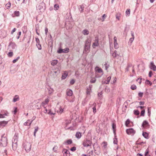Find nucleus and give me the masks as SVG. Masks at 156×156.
<instances>
[{"label": "nucleus", "mask_w": 156, "mask_h": 156, "mask_svg": "<svg viewBox=\"0 0 156 156\" xmlns=\"http://www.w3.org/2000/svg\"><path fill=\"white\" fill-rule=\"evenodd\" d=\"M4 134L2 136L1 139L0 141L1 145L3 147L6 146L7 144V139L4 136Z\"/></svg>", "instance_id": "obj_2"}, {"label": "nucleus", "mask_w": 156, "mask_h": 156, "mask_svg": "<svg viewBox=\"0 0 156 156\" xmlns=\"http://www.w3.org/2000/svg\"><path fill=\"white\" fill-rule=\"evenodd\" d=\"M104 66H105V69L107 70L108 68L109 65H107L106 62H105V64H104Z\"/></svg>", "instance_id": "obj_53"}, {"label": "nucleus", "mask_w": 156, "mask_h": 156, "mask_svg": "<svg viewBox=\"0 0 156 156\" xmlns=\"http://www.w3.org/2000/svg\"><path fill=\"white\" fill-rule=\"evenodd\" d=\"M111 76H109L107 78V80H107V84L109 83L110 81L111 80Z\"/></svg>", "instance_id": "obj_46"}, {"label": "nucleus", "mask_w": 156, "mask_h": 156, "mask_svg": "<svg viewBox=\"0 0 156 156\" xmlns=\"http://www.w3.org/2000/svg\"><path fill=\"white\" fill-rule=\"evenodd\" d=\"M75 81L73 79H72L71 80L70 82V83L72 85L73 84L75 83Z\"/></svg>", "instance_id": "obj_63"}, {"label": "nucleus", "mask_w": 156, "mask_h": 156, "mask_svg": "<svg viewBox=\"0 0 156 156\" xmlns=\"http://www.w3.org/2000/svg\"><path fill=\"white\" fill-rule=\"evenodd\" d=\"M30 122V120H27L26 122H24V125L25 126H27L29 125V124Z\"/></svg>", "instance_id": "obj_40"}, {"label": "nucleus", "mask_w": 156, "mask_h": 156, "mask_svg": "<svg viewBox=\"0 0 156 156\" xmlns=\"http://www.w3.org/2000/svg\"><path fill=\"white\" fill-rule=\"evenodd\" d=\"M84 8V5L82 4L80 6V8H79V10L81 12H83V9Z\"/></svg>", "instance_id": "obj_26"}, {"label": "nucleus", "mask_w": 156, "mask_h": 156, "mask_svg": "<svg viewBox=\"0 0 156 156\" xmlns=\"http://www.w3.org/2000/svg\"><path fill=\"white\" fill-rule=\"evenodd\" d=\"M131 34L132 36V37L130 38L129 41V44L130 43V45L132 43L133 41L134 38V33L133 31H131Z\"/></svg>", "instance_id": "obj_7"}, {"label": "nucleus", "mask_w": 156, "mask_h": 156, "mask_svg": "<svg viewBox=\"0 0 156 156\" xmlns=\"http://www.w3.org/2000/svg\"><path fill=\"white\" fill-rule=\"evenodd\" d=\"M11 3L9 2L8 3L6 4L5 5V7L6 8V9H9Z\"/></svg>", "instance_id": "obj_31"}, {"label": "nucleus", "mask_w": 156, "mask_h": 156, "mask_svg": "<svg viewBox=\"0 0 156 156\" xmlns=\"http://www.w3.org/2000/svg\"><path fill=\"white\" fill-rule=\"evenodd\" d=\"M130 122V121L129 119H127L125 122V125L126 126H128Z\"/></svg>", "instance_id": "obj_42"}, {"label": "nucleus", "mask_w": 156, "mask_h": 156, "mask_svg": "<svg viewBox=\"0 0 156 156\" xmlns=\"http://www.w3.org/2000/svg\"><path fill=\"white\" fill-rule=\"evenodd\" d=\"M83 33L84 35H87L89 34V32L87 30L85 29L83 31Z\"/></svg>", "instance_id": "obj_28"}, {"label": "nucleus", "mask_w": 156, "mask_h": 156, "mask_svg": "<svg viewBox=\"0 0 156 156\" xmlns=\"http://www.w3.org/2000/svg\"><path fill=\"white\" fill-rule=\"evenodd\" d=\"M142 126L144 128H146L149 126V124L146 121H144L142 124Z\"/></svg>", "instance_id": "obj_15"}, {"label": "nucleus", "mask_w": 156, "mask_h": 156, "mask_svg": "<svg viewBox=\"0 0 156 156\" xmlns=\"http://www.w3.org/2000/svg\"><path fill=\"white\" fill-rule=\"evenodd\" d=\"M150 68L154 71H156V66L154 64V62H151Z\"/></svg>", "instance_id": "obj_12"}, {"label": "nucleus", "mask_w": 156, "mask_h": 156, "mask_svg": "<svg viewBox=\"0 0 156 156\" xmlns=\"http://www.w3.org/2000/svg\"><path fill=\"white\" fill-rule=\"evenodd\" d=\"M54 73L55 74V76L54 77H56L60 73V70L59 69L57 68L55 69V70L53 71Z\"/></svg>", "instance_id": "obj_11"}, {"label": "nucleus", "mask_w": 156, "mask_h": 156, "mask_svg": "<svg viewBox=\"0 0 156 156\" xmlns=\"http://www.w3.org/2000/svg\"><path fill=\"white\" fill-rule=\"evenodd\" d=\"M102 144L103 145V146L104 148H106V146L107 145V144L106 142H103Z\"/></svg>", "instance_id": "obj_55"}, {"label": "nucleus", "mask_w": 156, "mask_h": 156, "mask_svg": "<svg viewBox=\"0 0 156 156\" xmlns=\"http://www.w3.org/2000/svg\"><path fill=\"white\" fill-rule=\"evenodd\" d=\"M143 93L140 92L138 93V96L140 97H143Z\"/></svg>", "instance_id": "obj_58"}, {"label": "nucleus", "mask_w": 156, "mask_h": 156, "mask_svg": "<svg viewBox=\"0 0 156 156\" xmlns=\"http://www.w3.org/2000/svg\"><path fill=\"white\" fill-rule=\"evenodd\" d=\"M14 15L16 16H19L20 12L18 11H15L14 12Z\"/></svg>", "instance_id": "obj_35"}, {"label": "nucleus", "mask_w": 156, "mask_h": 156, "mask_svg": "<svg viewBox=\"0 0 156 156\" xmlns=\"http://www.w3.org/2000/svg\"><path fill=\"white\" fill-rule=\"evenodd\" d=\"M67 76L68 73L66 72H64L62 76V80L65 79Z\"/></svg>", "instance_id": "obj_20"}, {"label": "nucleus", "mask_w": 156, "mask_h": 156, "mask_svg": "<svg viewBox=\"0 0 156 156\" xmlns=\"http://www.w3.org/2000/svg\"><path fill=\"white\" fill-rule=\"evenodd\" d=\"M120 14L117 13L116 14V17L117 19H118L119 20V16Z\"/></svg>", "instance_id": "obj_51"}, {"label": "nucleus", "mask_w": 156, "mask_h": 156, "mask_svg": "<svg viewBox=\"0 0 156 156\" xmlns=\"http://www.w3.org/2000/svg\"><path fill=\"white\" fill-rule=\"evenodd\" d=\"M146 83L147 84H149L150 86L151 85L152 83L148 80H146Z\"/></svg>", "instance_id": "obj_38"}, {"label": "nucleus", "mask_w": 156, "mask_h": 156, "mask_svg": "<svg viewBox=\"0 0 156 156\" xmlns=\"http://www.w3.org/2000/svg\"><path fill=\"white\" fill-rule=\"evenodd\" d=\"M142 135L146 139H148V134L147 133L143 132L142 133Z\"/></svg>", "instance_id": "obj_25"}, {"label": "nucleus", "mask_w": 156, "mask_h": 156, "mask_svg": "<svg viewBox=\"0 0 156 156\" xmlns=\"http://www.w3.org/2000/svg\"><path fill=\"white\" fill-rule=\"evenodd\" d=\"M8 121H3L0 122V125L4 126L7 124Z\"/></svg>", "instance_id": "obj_22"}, {"label": "nucleus", "mask_w": 156, "mask_h": 156, "mask_svg": "<svg viewBox=\"0 0 156 156\" xmlns=\"http://www.w3.org/2000/svg\"><path fill=\"white\" fill-rule=\"evenodd\" d=\"M43 3H41V5H38L37 8H38L41 11H43L44 9L43 8V5H44Z\"/></svg>", "instance_id": "obj_16"}, {"label": "nucleus", "mask_w": 156, "mask_h": 156, "mask_svg": "<svg viewBox=\"0 0 156 156\" xmlns=\"http://www.w3.org/2000/svg\"><path fill=\"white\" fill-rule=\"evenodd\" d=\"M114 48L115 49H117L118 48V44L117 43H114Z\"/></svg>", "instance_id": "obj_48"}, {"label": "nucleus", "mask_w": 156, "mask_h": 156, "mask_svg": "<svg viewBox=\"0 0 156 156\" xmlns=\"http://www.w3.org/2000/svg\"><path fill=\"white\" fill-rule=\"evenodd\" d=\"M131 89L132 90H135L136 89V87L135 85H133L131 86Z\"/></svg>", "instance_id": "obj_37"}, {"label": "nucleus", "mask_w": 156, "mask_h": 156, "mask_svg": "<svg viewBox=\"0 0 156 156\" xmlns=\"http://www.w3.org/2000/svg\"><path fill=\"white\" fill-rule=\"evenodd\" d=\"M38 129V126H36L35 128V130L34 131V133H36V132L37 131Z\"/></svg>", "instance_id": "obj_59"}, {"label": "nucleus", "mask_w": 156, "mask_h": 156, "mask_svg": "<svg viewBox=\"0 0 156 156\" xmlns=\"http://www.w3.org/2000/svg\"><path fill=\"white\" fill-rule=\"evenodd\" d=\"M83 144L85 147L90 146L91 144V142L89 140H84L83 142Z\"/></svg>", "instance_id": "obj_3"}, {"label": "nucleus", "mask_w": 156, "mask_h": 156, "mask_svg": "<svg viewBox=\"0 0 156 156\" xmlns=\"http://www.w3.org/2000/svg\"><path fill=\"white\" fill-rule=\"evenodd\" d=\"M13 55V53L12 52H9L8 54V55L10 57H11Z\"/></svg>", "instance_id": "obj_54"}, {"label": "nucleus", "mask_w": 156, "mask_h": 156, "mask_svg": "<svg viewBox=\"0 0 156 156\" xmlns=\"http://www.w3.org/2000/svg\"><path fill=\"white\" fill-rule=\"evenodd\" d=\"M20 58V57H19V56L16 59H15L13 60V61H12L13 63H15L16 62H17V61Z\"/></svg>", "instance_id": "obj_49"}, {"label": "nucleus", "mask_w": 156, "mask_h": 156, "mask_svg": "<svg viewBox=\"0 0 156 156\" xmlns=\"http://www.w3.org/2000/svg\"><path fill=\"white\" fill-rule=\"evenodd\" d=\"M112 55L113 57L115 58L118 56H119V55L117 53V51L115 50L114 52L112 54Z\"/></svg>", "instance_id": "obj_23"}, {"label": "nucleus", "mask_w": 156, "mask_h": 156, "mask_svg": "<svg viewBox=\"0 0 156 156\" xmlns=\"http://www.w3.org/2000/svg\"><path fill=\"white\" fill-rule=\"evenodd\" d=\"M102 91H101L98 94V96L99 97H101L102 96Z\"/></svg>", "instance_id": "obj_61"}, {"label": "nucleus", "mask_w": 156, "mask_h": 156, "mask_svg": "<svg viewBox=\"0 0 156 156\" xmlns=\"http://www.w3.org/2000/svg\"><path fill=\"white\" fill-rule=\"evenodd\" d=\"M36 118V117L35 116H34L32 118V120L31 121H30V122L29 124V126H30L31 124L32 123V122H33V121Z\"/></svg>", "instance_id": "obj_47"}, {"label": "nucleus", "mask_w": 156, "mask_h": 156, "mask_svg": "<svg viewBox=\"0 0 156 156\" xmlns=\"http://www.w3.org/2000/svg\"><path fill=\"white\" fill-rule=\"evenodd\" d=\"M36 45L39 50H41V46L40 44V43H36Z\"/></svg>", "instance_id": "obj_30"}, {"label": "nucleus", "mask_w": 156, "mask_h": 156, "mask_svg": "<svg viewBox=\"0 0 156 156\" xmlns=\"http://www.w3.org/2000/svg\"><path fill=\"white\" fill-rule=\"evenodd\" d=\"M76 150V147H73L70 149V150L72 151H75Z\"/></svg>", "instance_id": "obj_50"}, {"label": "nucleus", "mask_w": 156, "mask_h": 156, "mask_svg": "<svg viewBox=\"0 0 156 156\" xmlns=\"http://www.w3.org/2000/svg\"><path fill=\"white\" fill-rule=\"evenodd\" d=\"M66 94L68 96H71L73 94L72 91L70 89L67 90L66 91Z\"/></svg>", "instance_id": "obj_14"}, {"label": "nucleus", "mask_w": 156, "mask_h": 156, "mask_svg": "<svg viewBox=\"0 0 156 156\" xmlns=\"http://www.w3.org/2000/svg\"><path fill=\"white\" fill-rule=\"evenodd\" d=\"M7 115V114L6 113H5L4 114H0V118H4L5 117V116Z\"/></svg>", "instance_id": "obj_44"}, {"label": "nucleus", "mask_w": 156, "mask_h": 156, "mask_svg": "<svg viewBox=\"0 0 156 156\" xmlns=\"http://www.w3.org/2000/svg\"><path fill=\"white\" fill-rule=\"evenodd\" d=\"M57 52L58 53L60 54L63 53V49L61 48H60L57 50Z\"/></svg>", "instance_id": "obj_33"}, {"label": "nucleus", "mask_w": 156, "mask_h": 156, "mask_svg": "<svg viewBox=\"0 0 156 156\" xmlns=\"http://www.w3.org/2000/svg\"><path fill=\"white\" fill-rule=\"evenodd\" d=\"M63 111V109L62 108H59V109L57 110V112H59V113H62Z\"/></svg>", "instance_id": "obj_39"}, {"label": "nucleus", "mask_w": 156, "mask_h": 156, "mask_svg": "<svg viewBox=\"0 0 156 156\" xmlns=\"http://www.w3.org/2000/svg\"><path fill=\"white\" fill-rule=\"evenodd\" d=\"M91 40L90 39H87L85 41L84 47V51L86 52L90 50V43Z\"/></svg>", "instance_id": "obj_1"}, {"label": "nucleus", "mask_w": 156, "mask_h": 156, "mask_svg": "<svg viewBox=\"0 0 156 156\" xmlns=\"http://www.w3.org/2000/svg\"><path fill=\"white\" fill-rule=\"evenodd\" d=\"M65 125L66 126L70 124L71 123V121L70 120H66L65 122Z\"/></svg>", "instance_id": "obj_36"}, {"label": "nucleus", "mask_w": 156, "mask_h": 156, "mask_svg": "<svg viewBox=\"0 0 156 156\" xmlns=\"http://www.w3.org/2000/svg\"><path fill=\"white\" fill-rule=\"evenodd\" d=\"M58 62V61L57 60H54L51 62V64L53 66L56 65Z\"/></svg>", "instance_id": "obj_27"}, {"label": "nucleus", "mask_w": 156, "mask_h": 156, "mask_svg": "<svg viewBox=\"0 0 156 156\" xmlns=\"http://www.w3.org/2000/svg\"><path fill=\"white\" fill-rule=\"evenodd\" d=\"M24 147L26 151L28 152L30 150L31 145L30 143H26L25 144Z\"/></svg>", "instance_id": "obj_4"}, {"label": "nucleus", "mask_w": 156, "mask_h": 156, "mask_svg": "<svg viewBox=\"0 0 156 156\" xmlns=\"http://www.w3.org/2000/svg\"><path fill=\"white\" fill-rule=\"evenodd\" d=\"M98 37H95L94 42L93 43L92 47L93 48H95L96 46H98Z\"/></svg>", "instance_id": "obj_6"}, {"label": "nucleus", "mask_w": 156, "mask_h": 156, "mask_svg": "<svg viewBox=\"0 0 156 156\" xmlns=\"http://www.w3.org/2000/svg\"><path fill=\"white\" fill-rule=\"evenodd\" d=\"M63 49V53H67L69 51V49L68 48H66Z\"/></svg>", "instance_id": "obj_32"}, {"label": "nucleus", "mask_w": 156, "mask_h": 156, "mask_svg": "<svg viewBox=\"0 0 156 156\" xmlns=\"http://www.w3.org/2000/svg\"><path fill=\"white\" fill-rule=\"evenodd\" d=\"M9 46L11 47L12 48L14 49L16 46V44L14 43L10 42L9 43Z\"/></svg>", "instance_id": "obj_18"}, {"label": "nucleus", "mask_w": 156, "mask_h": 156, "mask_svg": "<svg viewBox=\"0 0 156 156\" xmlns=\"http://www.w3.org/2000/svg\"><path fill=\"white\" fill-rule=\"evenodd\" d=\"M49 100L48 98L45 99L44 101L42 102L41 106H43L44 108H45V105L48 104Z\"/></svg>", "instance_id": "obj_10"}, {"label": "nucleus", "mask_w": 156, "mask_h": 156, "mask_svg": "<svg viewBox=\"0 0 156 156\" xmlns=\"http://www.w3.org/2000/svg\"><path fill=\"white\" fill-rule=\"evenodd\" d=\"M47 90H48V94H51L53 93L54 91L53 89L49 87L47 88Z\"/></svg>", "instance_id": "obj_21"}, {"label": "nucleus", "mask_w": 156, "mask_h": 156, "mask_svg": "<svg viewBox=\"0 0 156 156\" xmlns=\"http://www.w3.org/2000/svg\"><path fill=\"white\" fill-rule=\"evenodd\" d=\"M17 142H15V141H14V142H12V147L13 150L14 151L16 150L17 148Z\"/></svg>", "instance_id": "obj_9"}, {"label": "nucleus", "mask_w": 156, "mask_h": 156, "mask_svg": "<svg viewBox=\"0 0 156 156\" xmlns=\"http://www.w3.org/2000/svg\"><path fill=\"white\" fill-rule=\"evenodd\" d=\"M126 15L127 16H129L130 14V9H127L126 12Z\"/></svg>", "instance_id": "obj_34"}, {"label": "nucleus", "mask_w": 156, "mask_h": 156, "mask_svg": "<svg viewBox=\"0 0 156 156\" xmlns=\"http://www.w3.org/2000/svg\"><path fill=\"white\" fill-rule=\"evenodd\" d=\"M96 105V104L95 103L94 104V107L93 108V112L94 113L96 112V108L95 107V105Z\"/></svg>", "instance_id": "obj_45"}, {"label": "nucleus", "mask_w": 156, "mask_h": 156, "mask_svg": "<svg viewBox=\"0 0 156 156\" xmlns=\"http://www.w3.org/2000/svg\"><path fill=\"white\" fill-rule=\"evenodd\" d=\"M54 7L55 10H56L58 9L59 8L58 5L57 4H55L54 6Z\"/></svg>", "instance_id": "obj_43"}, {"label": "nucleus", "mask_w": 156, "mask_h": 156, "mask_svg": "<svg viewBox=\"0 0 156 156\" xmlns=\"http://www.w3.org/2000/svg\"><path fill=\"white\" fill-rule=\"evenodd\" d=\"M112 128L113 131V133L115 135L116 134V125L115 123H113L112 124Z\"/></svg>", "instance_id": "obj_19"}, {"label": "nucleus", "mask_w": 156, "mask_h": 156, "mask_svg": "<svg viewBox=\"0 0 156 156\" xmlns=\"http://www.w3.org/2000/svg\"><path fill=\"white\" fill-rule=\"evenodd\" d=\"M126 132L128 135H133L136 133L135 131L133 128H130L126 130Z\"/></svg>", "instance_id": "obj_5"}, {"label": "nucleus", "mask_w": 156, "mask_h": 156, "mask_svg": "<svg viewBox=\"0 0 156 156\" xmlns=\"http://www.w3.org/2000/svg\"><path fill=\"white\" fill-rule=\"evenodd\" d=\"M36 43H40V41L39 39L38 38H36Z\"/></svg>", "instance_id": "obj_64"}, {"label": "nucleus", "mask_w": 156, "mask_h": 156, "mask_svg": "<svg viewBox=\"0 0 156 156\" xmlns=\"http://www.w3.org/2000/svg\"><path fill=\"white\" fill-rule=\"evenodd\" d=\"M134 114L136 115H139L140 113L139 111L138 110H134Z\"/></svg>", "instance_id": "obj_41"}, {"label": "nucleus", "mask_w": 156, "mask_h": 156, "mask_svg": "<svg viewBox=\"0 0 156 156\" xmlns=\"http://www.w3.org/2000/svg\"><path fill=\"white\" fill-rule=\"evenodd\" d=\"M18 138V134H16L13 138L12 140V141L14 142V141H15V142H17Z\"/></svg>", "instance_id": "obj_13"}, {"label": "nucleus", "mask_w": 156, "mask_h": 156, "mask_svg": "<svg viewBox=\"0 0 156 156\" xmlns=\"http://www.w3.org/2000/svg\"><path fill=\"white\" fill-rule=\"evenodd\" d=\"M118 142L117 139L115 137L114 138L113 143L114 144H117Z\"/></svg>", "instance_id": "obj_52"}, {"label": "nucleus", "mask_w": 156, "mask_h": 156, "mask_svg": "<svg viewBox=\"0 0 156 156\" xmlns=\"http://www.w3.org/2000/svg\"><path fill=\"white\" fill-rule=\"evenodd\" d=\"M72 142L73 141L71 139H69L67 140L65 143H66V144L69 145L72 144Z\"/></svg>", "instance_id": "obj_29"}, {"label": "nucleus", "mask_w": 156, "mask_h": 156, "mask_svg": "<svg viewBox=\"0 0 156 156\" xmlns=\"http://www.w3.org/2000/svg\"><path fill=\"white\" fill-rule=\"evenodd\" d=\"M145 113V110H143L141 112V115L144 116Z\"/></svg>", "instance_id": "obj_57"}, {"label": "nucleus", "mask_w": 156, "mask_h": 156, "mask_svg": "<svg viewBox=\"0 0 156 156\" xmlns=\"http://www.w3.org/2000/svg\"><path fill=\"white\" fill-rule=\"evenodd\" d=\"M75 136L76 138L78 139H80L81 136V133L80 132H77L75 135Z\"/></svg>", "instance_id": "obj_17"}, {"label": "nucleus", "mask_w": 156, "mask_h": 156, "mask_svg": "<svg viewBox=\"0 0 156 156\" xmlns=\"http://www.w3.org/2000/svg\"><path fill=\"white\" fill-rule=\"evenodd\" d=\"M18 100H19V98H14L12 101L13 102H15Z\"/></svg>", "instance_id": "obj_62"}, {"label": "nucleus", "mask_w": 156, "mask_h": 156, "mask_svg": "<svg viewBox=\"0 0 156 156\" xmlns=\"http://www.w3.org/2000/svg\"><path fill=\"white\" fill-rule=\"evenodd\" d=\"M95 70L98 72V73H101L102 72V70L98 67H96L95 68Z\"/></svg>", "instance_id": "obj_24"}, {"label": "nucleus", "mask_w": 156, "mask_h": 156, "mask_svg": "<svg viewBox=\"0 0 156 156\" xmlns=\"http://www.w3.org/2000/svg\"><path fill=\"white\" fill-rule=\"evenodd\" d=\"M96 80L95 79H92L90 80V83H94L96 82Z\"/></svg>", "instance_id": "obj_60"}, {"label": "nucleus", "mask_w": 156, "mask_h": 156, "mask_svg": "<svg viewBox=\"0 0 156 156\" xmlns=\"http://www.w3.org/2000/svg\"><path fill=\"white\" fill-rule=\"evenodd\" d=\"M141 80L142 78H141L140 77L136 80V81H138L139 80V81L138 82L139 83V84H140L141 83Z\"/></svg>", "instance_id": "obj_56"}, {"label": "nucleus", "mask_w": 156, "mask_h": 156, "mask_svg": "<svg viewBox=\"0 0 156 156\" xmlns=\"http://www.w3.org/2000/svg\"><path fill=\"white\" fill-rule=\"evenodd\" d=\"M62 153H63L64 156H68V155H69V150L66 149H63Z\"/></svg>", "instance_id": "obj_8"}]
</instances>
